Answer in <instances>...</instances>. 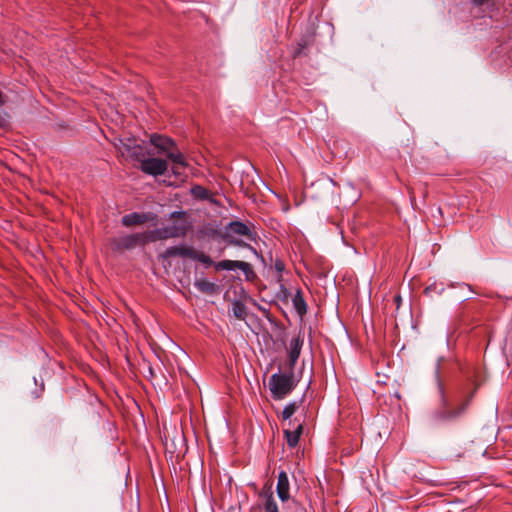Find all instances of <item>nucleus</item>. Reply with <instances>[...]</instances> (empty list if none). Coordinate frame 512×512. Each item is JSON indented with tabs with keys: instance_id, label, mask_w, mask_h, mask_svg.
<instances>
[{
	"instance_id": "a211bd4d",
	"label": "nucleus",
	"mask_w": 512,
	"mask_h": 512,
	"mask_svg": "<svg viewBox=\"0 0 512 512\" xmlns=\"http://www.w3.org/2000/svg\"><path fill=\"white\" fill-rule=\"evenodd\" d=\"M189 259L198 261V262L202 263L205 267H210L211 265H213V261L208 255H206L202 252L196 251L193 248L191 249Z\"/></svg>"
},
{
	"instance_id": "473e14b6",
	"label": "nucleus",
	"mask_w": 512,
	"mask_h": 512,
	"mask_svg": "<svg viewBox=\"0 0 512 512\" xmlns=\"http://www.w3.org/2000/svg\"><path fill=\"white\" fill-rule=\"evenodd\" d=\"M173 172H174V174H178L175 167H173Z\"/></svg>"
},
{
	"instance_id": "2f4dec72",
	"label": "nucleus",
	"mask_w": 512,
	"mask_h": 512,
	"mask_svg": "<svg viewBox=\"0 0 512 512\" xmlns=\"http://www.w3.org/2000/svg\"><path fill=\"white\" fill-rule=\"evenodd\" d=\"M181 213H182V212H176V211H175V212H172L171 216H172V217H174V216H176V215H178V214H181Z\"/></svg>"
},
{
	"instance_id": "dca6fc26",
	"label": "nucleus",
	"mask_w": 512,
	"mask_h": 512,
	"mask_svg": "<svg viewBox=\"0 0 512 512\" xmlns=\"http://www.w3.org/2000/svg\"><path fill=\"white\" fill-rule=\"evenodd\" d=\"M191 249L192 248H190V247H184V246H171L166 249L165 256L166 257L180 256V257L189 258Z\"/></svg>"
},
{
	"instance_id": "9d476101",
	"label": "nucleus",
	"mask_w": 512,
	"mask_h": 512,
	"mask_svg": "<svg viewBox=\"0 0 512 512\" xmlns=\"http://www.w3.org/2000/svg\"><path fill=\"white\" fill-rule=\"evenodd\" d=\"M233 235L246 236L252 239L250 228L241 221L230 222L226 227V237L231 238Z\"/></svg>"
},
{
	"instance_id": "423d86ee",
	"label": "nucleus",
	"mask_w": 512,
	"mask_h": 512,
	"mask_svg": "<svg viewBox=\"0 0 512 512\" xmlns=\"http://www.w3.org/2000/svg\"><path fill=\"white\" fill-rule=\"evenodd\" d=\"M153 156H147L140 163L141 171L152 176L164 175L168 169L167 161Z\"/></svg>"
},
{
	"instance_id": "20e7f679",
	"label": "nucleus",
	"mask_w": 512,
	"mask_h": 512,
	"mask_svg": "<svg viewBox=\"0 0 512 512\" xmlns=\"http://www.w3.org/2000/svg\"><path fill=\"white\" fill-rule=\"evenodd\" d=\"M148 242V233H133L114 237L111 240L112 249L115 251L132 250L143 246Z\"/></svg>"
},
{
	"instance_id": "a878e982",
	"label": "nucleus",
	"mask_w": 512,
	"mask_h": 512,
	"mask_svg": "<svg viewBox=\"0 0 512 512\" xmlns=\"http://www.w3.org/2000/svg\"><path fill=\"white\" fill-rule=\"evenodd\" d=\"M295 409H296V403H295V402L290 403V410H289L290 417H291V416L293 415V413L295 412Z\"/></svg>"
},
{
	"instance_id": "4468645a",
	"label": "nucleus",
	"mask_w": 512,
	"mask_h": 512,
	"mask_svg": "<svg viewBox=\"0 0 512 512\" xmlns=\"http://www.w3.org/2000/svg\"><path fill=\"white\" fill-rule=\"evenodd\" d=\"M277 493L282 501L288 500V476L285 471H281L279 474Z\"/></svg>"
},
{
	"instance_id": "6e6552de",
	"label": "nucleus",
	"mask_w": 512,
	"mask_h": 512,
	"mask_svg": "<svg viewBox=\"0 0 512 512\" xmlns=\"http://www.w3.org/2000/svg\"><path fill=\"white\" fill-rule=\"evenodd\" d=\"M315 45V32L309 31L303 35L297 42V47L293 53V57L308 55L310 49Z\"/></svg>"
},
{
	"instance_id": "bb28decb",
	"label": "nucleus",
	"mask_w": 512,
	"mask_h": 512,
	"mask_svg": "<svg viewBox=\"0 0 512 512\" xmlns=\"http://www.w3.org/2000/svg\"><path fill=\"white\" fill-rule=\"evenodd\" d=\"M394 302L396 303L397 307H399L400 303H401V296L400 295H395L394 296Z\"/></svg>"
},
{
	"instance_id": "0eeeda50",
	"label": "nucleus",
	"mask_w": 512,
	"mask_h": 512,
	"mask_svg": "<svg viewBox=\"0 0 512 512\" xmlns=\"http://www.w3.org/2000/svg\"><path fill=\"white\" fill-rule=\"evenodd\" d=\"M157 219V215L153 212L139 213L133 212L127 215H124L121 219V224L125 227H131L136 225H142L146 222L155 221Z\"/></svg>"
},
{
	"instance_id": "f257e3e1",
	"label": "nucleus",
	"mask_w": 512,
	"mask_h": 512,
	"mask_svg": "<svg viewBox=\"0 0 512 512\" xmlns=\"http://www.w3.org/2000/svg\"><path fill=\"white\" fill-rule=\"evenodd\" d=\"M303 339L298 336L290 347V392L294 385H297L304 379L303 388L308 387L311 377V367H306L304 363H298V358L303 346Z\"/></svg>"
},
{
	"instance_id": "c85d7f7f",
	"label": "nucleus",
	"mask_w": 512,
	"mask_h": 512,
	"mask_svg": "<svg viewBox=\"0 0 512 512\" xmlns=\"http://www.w3.org/2000/svg\"><path fill=\"white\" fill-rule=\"evenodd\" d=\"M473 3L477 6H480V5H483L485 2H487L488 0H472Z\"/></svg>"
},
{
	"instance_id": "f3484780",
	"label": "nucleus",
	"mask_w": 512,
	"mask_h": 512,
	"mask_svg": "<svg viewBox=\"0 0 512 512\" xmlns=\"http://www.w3.org/2000/svg\"><path fill=\"white\" fill-rule=\"evenodd\" d=\"M166 157L174 165H178L181 167H186L188 165L185 156L180 151H178L175 147L171 151H168V154L166 155Z\"/></svg>"
},
{
	"instance_id": "b1692460",
	"label": "nucleus",
	"mask_w": 512,
	"mask_h": 512,
	"mask_svg": "<svg viewBox=\"0 0 512 512\" xmlns=\"http://www.w3.org/2000/svg\"><path fill=\"white\" fill-rule=\"evenodd\" d=\"M281 417L283 421H286L288 419V405H286L281 412Z\"/></svg>"
},
{
	"instance_id": "412c9836",
	"label": "nucleus",
	"mask_w": 512,
	"mask_h": 512,
	"mask_svg": "<svg viewBox=\"0 0 512 512\" xmlns=\"http://www.w3.org/2000/svg\"><path fill=\"white\" fill-rule=\"evenodd\" d=\"M232 314L239 320H244L246 317V307L239 301H235L232 304Z\"/></svg>"
},
{
	"instance_id": "7c9ffc66",
	"label": "nucleus",
	"mask_w": 512,
	"mask_h": 512,
	"mask_svg": "<svg viewBox=\"0 0 512 512\" xmlns=\"http://www.w3.org/2000/svg\"><path fill=\"white\" fill-rule=\"evenodd\" d=\"M229 242H230V243H232V244H234V245H239V246L242 244V243H241L240 241H238V240H230Z\"/></svg>"
},
{
	"instance_id": "7ed1b4c3",
	"label": "nucleus",
	"mask_w": 512,
	"mask_h": 512,
	"mask_svg": "<svg viewBox=\"0 0 512 512\" xmlns=\"http://www.w3.org/2000/svg\"><path fill=\"white\" fill-rule=\"evenodd\" d=\"M439 392L441 396V405L435 410L433 417L439 422H450L459 418L467 409L470 403V398H467L457 407H452L445 396L443 387L439 385Z\"/></svg>"
},
{
	"instance_id": "cd10ccee",
	"label": "nucleus",
	"mask_w": 512,
	"mask_h": 512,
	"mask_svg": "<svg viewBox=\"0 0 512 512\" xmlns=\"http://www.w3.org/2000/svg\"><path fill=\"white\" fill-rule=\"evenodd\" d=\"M294 512H306L300 505L296 504L294 505Z\"/></svg>"
},
{
	"instance_id": "f03ea898",
	"label": "nucleus",
	"mask_w": 512,
	"mask_h": 512,
	"mask_svg": "<svg viewBox=\"0 0 512 512\" xmlns=\"http://www.w3.org/2000/svg\"><path fill=\"white\" fill-rule=\"evenodd\" d=\"M113 145L117 152L127 160H134L141 163L147 156L154 155V152L147 149L145 142H138L134 138H117Z\"/></svg>"
},
{
	"instance_id": "f8f14e48",
	"label": "nucleus",
	"mask_w": 512,
	"mask_h": 512,
	"mask_svg": "<svg viewBox=\"0 0 512 512\" xmlns=\"http://www.w3.org/2000/svg\"><path fill=\"white\" fill-rule=\"evenodd\" d=\"M184 232H185L184 228H179V227L173 226V227L157 229V230L153 231L151 234H152L153 240H154V239H167V238L178 237V236L184 234Z\"/></svg>"
},
{
	"instance_id": "ddd939ff",
	"label": "nucleus",
	"mask_w": 512,
	"mask_h": 512,
	"mask_svg": "<svg viewBox=\"0 0 512 512\" xmlns=\"http://www.w3.org/2000/svg\"><path fill=\"white\" fill-rule=\"evenodd\" d=\"M150 141L156 148L165 153V155L175 147L171 139L156 134L151 135Z\"/></svg>"
},
{
	"instance_id": "1a4fd4ad",
	"label": "nucleus",
	"mask_w": 512,
	"mask_h": 512,
	"mask_svg": "<svg viewBox=\"0 0 512 512\" xmlns=\"http://www.w3.org/2000/svg\"><path fill=\"white\" fill-rule=\"evenodd\" d=\"M292 304L295 312L299 316L300 320L303 321V317L306 315L308 310L307 300L304 292L297 289L292 296Z\"/></svg>"
},
{
	"instance_id": "9b49d317",
	"label": "nucleus",
	"mask_w": 512,
	"mask_h": 512,
	"mask_svg": "<svg viewBox=\"0 0 512 512\" xmlns=\"http://www.w3.org/2000/svg\"><path fill=\"white\" fill-rule=\"evenodd\" d=\"M217 270H227L234 271L239 269L243 272H247L250 269V265L244 261H236V260H222L214 264Z\"/></svg>"
},
{
	"instance_id": "39448f33",
	"label": "nucleus",
	"mask_w": 512,
	"mask_h": 512,
	"mask_svg": "<svg viewBox=\"0 0 512 512\" xmlns=\"http://www.w3.org/2000/svg\"><path fill=\"white\" fill-rule=\"evenodd\" d=\"M268 386L274 400H283L288 395V375L273 374L269 379Z\"/></svg>"
},
{
	"instance_id": "4be33fe9",
	"label": "nucleus",
	"mask_w": 512,
	"mask_h": 512,
	"mask_svg": "<svg viewBox=\"0 0 512 512\" xmlns=\"http://www.w3.org/2000/svg\"><path fill=\"white\" fill-rule=\"evenodd\" d=\"M303 433V426L301 423L295 427L293 432H290V448L295 447L300 439L301 434Z\"/></svg>"
},
{
	"instance_id": "c756f323",
	"label": "nucleus",
	"mask_w": 512,
	"mask_h": 512,
	"mask_svg": "<svg viewBox=\"0 0 512 512\" xmlns=\"http://www.w3.org/2000/svg\"><path fill=\"white\" fill-rule=\"evenodd\" d=\"M283 437L288 441V428H283Z\"/></svg>"
},
{
	"instance_id": "393cba45",
	"label": "nucleus",
	"mask_w": 512,
	"mask_h": 512,
	"mask_svg": "<svg viewBox=\"0 0 512 512\" xmlns=\"http://www.w3.org/2000/svg\"><path fill=\"white\" fill-rule=\"evenodd\" d=\"M275 268L277 269L278 272H282L285 269V265L283 262L277 261L275 263Z\"/></svg>"
},
{
	"instance_id": "aec40b11",
	"label": "nucleus",
	"mask_w": 512,
	"mask_h": 512,
	"mask_svg": "<svg viewBox=\"0 0 512 512\" xmlns=\"http://www.w3.org/2000/svg\"><path fill=\"white\" fill-rule=\"evenodd\" d=\"M194 285L199 291L204 293H213L215 290V284L205 279L196 280Z\"/></svg>"
},
{
	"instance_id": "6ab92c4d",
	"label": "nucleus",
	"mask_w": 512,
	"mask_h": 512,
	"mask_svg": "<svg viewBox=\"0 0 512 512\" xmlns=\"http://www.w3.org/2000/svg\"><path fill=\"white\" fill-rule=\"evenodd\" d=\"M191 193L197 199L209 200V201L212 202L211 194H210L209 190H207L206 188H204V187H202L200 185L193 186L191 188Z\"/></svg>"
},
{
	"instance_id": "5701e85b",
	"label": "nucleus",
	"mask_w": 512,
	"mask_h": 512,
	"mask_svg": "<svg viewBox=\"0 0 512 512\" xmlns=\"http://www.w3.org/2000/svg\"><path fill=\"white\" fill-rule=\"evenodd\" d=\"M7 124V117L6 114L2 111H0V126H5Z\"/></svg>"
},
{
	"instance_id": "2eb2a0df",
	"label": "nucleus",
	"mask_w": 512,
	"mask_h": 512,
	"mask_svg": "<svg viewBox=\"0 0 512 512\" xmlns=\"http://www.w3.org/2000/svg\"><path fill=\"white\" fill-rule=\"evenodd\" d=\"M261 497L265 499L264 509L265 512H279L275 499L273 498V494L271 492V487L265 488L261 493Z\"/></svg>"
}]
</instances>
